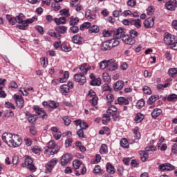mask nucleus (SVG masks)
Instances as JSON below:
<instances>
[{"label":"nucleus","instance_id":"obj_1","mask_svg":"<svg viewBox=\"0 0 177 177\" xmlns=\"http://www.w3.org/2000/svg\"><path fill=\"white\" fill-rule=\"evenodd\" d=\"M2 140L6 142L9 147H19L23 143V140L19 135L10 133H4L2 135Z\"/></svg>","mask_w":177,"mask_h":177},{"label":"nucleus","instance_id":"obj_2","mask_svg":"<svg viewBox=\"0 0 177 177\" xmlns=\"http://www.w3.org/2000/svg\"><path fill=\"white\" fill-rule=\"evenodd\" d=\"M59 150H60V147L57 146L55 141L51 140L48 143L44 153L48 156H54V154H57Z\"/></svg>","mask_w":177,"mask_h":177},{"label":"nucleus","instance_id":"obj_3","mask_svg":"<svg viewBox=\"0 0 177 177\" xmlns=\"http://www.w3.org/2000/svg\"><path fill=\"white\" fill-rule=\"evenodd\" d=\"M25 165H26V168H28L30 172H35V171H37V167H35V165H34V161L30 156H26L25 158Z\"/></svg>","mask_w":177,"mask_h":177},{"label":"nucleus","instance_id":"obj_4","mask_svg":"<svg viewBox=\"0 0 177 177\" xmlns=\"http://www.w3.org/2000/svg\"><path fill=\"white\" fill-rule=\"evenodd\" d=\"M34 111L37 114V115H39V117L42 118L43 120H46L48 118V113L45 112V110L44 109L39 107V106L35 105L33 106Z\"/></svg>","mask_w":177,"mask_h":177},{"label":"nucleus","instance_id":"obj_5","mask_svg":"<svg viewBox=\"0 0 177 177\" xmlns=\"http://www.w3.org/2000/svg\"><path fill=\"white\" fill-rule=\"evenodd\" d=\"M57 164V159L56 158L51 159L48 163L46 165V174H50L52 170L53 169V167Z\"/></svg>","mask_w":177,"mask_h":177},{"label":"nucleus","instance_id":"obj_6","mask_svg":"<svg viewBox=\"0 0 177 177\" xmlns=\"http://www.w3.org/2000/svg\"><path fill=\"white\" fill-rule=\"evenodd\" d=\"M74 81L75 82H78L80 85H84L86 83V77L84 75H82V73H76L73 77Z\"/></svg>","mask_w":177,"mask_h":177},{"label":"nucleus","instance_id":"obj_7","mask_svg":"<svg viewBox=\"0 0 177 177\" xmlns=\"http://www.w3.org/2000/svg\"><path fill=\"white\" fill-rule=\"evenodd\" d=\"M176 39V36L172 35L168 32L165 33L164 35V41L166 44V45H169V46H171V44H174Z\"/></svg>","mask_w":177,"mask_h":177},{"label":"nucleus","instance_id":"obj_8","mask_svg":"<svg viewBox=\"0 0 177 177\" xmlns=\"http://www.w3.org/2000/svg\"><path fill=\"white\" fill-rule=\"evenodd\" d=\"M118 68V64L115 62V59H111L107 60V69L109 71H115Z\"/></svg>","mask_w":177,"mask_h":177},{"label":"nucleus","instance_id":"obj_9","mask_svg":"<svg viewBox=\"0 0 177 177\" xmlns=\"http://www.w3.org/2000/svg\"><path fill=\"white\" fill-rule=\"evenodd\" d=\"M13 99L15 100V103L18 109H23L24 107V99H23L21 95L15 94L13 96Z\"/></svg>","mask_w":177,"mask_h":177},{"label":"nucleus","instance_id":"obj_10","mask_svg":"<svg viewBox=\"0 0 177 177\" xmlns=\"http://www.w3.org/2000/svg\"><path fill=\"white\" fill-rule=\"evenodd\" d=\"M107 114L113 117V121L118 120V115H117V107L114 105H111L106 111Z\"/></svg>","mask_w":177,"mask_h":177},{"label":"nucleus","instance_id":"obj_11","mask_svg":"<svg viewBox=\"0 0 177 177\" xmlns=\"http://www.w3.org/2000/svg\"><path fill=\"white\" fill-rule=\"evenodd\" d=\"M156 20V17H149L145 19L143 22L144 27L145 28H151L154 27V21Z\"/></svg>","mask_w":177,"mask_h":177},{"label":"nucleus","instance_id":"obj_12","mask_svg":"<svg viewBox=\"0 0 177 177\" xmlns=\"http://www.w3.org/2000/svg\"><path fill=\"white\" fill-rule=\"evenodd\" d=\"M160 171H174L175 166L171 165V163L160 164L158 167Z\"/></svg>","mask_w":177,"mask_h":177},{"label":"nucleus","instance_id":"obj_13","mask_svg":"<svg viewBox=\"0 0 177 177\" xmlns=\"http://www.w3.org/2000/svg\"><path fill=\"white\" fill-rule=\"evenodd\" d=\"M92 68V66L88 64H83L79 66V70L81 71V74L83 75H86L88 74V71Z\"/></svg>","mask_w":177,"mask_h":177},{"label":"nucleus","instance_id":"obj_14","mask_svg":"<svg viewBox=\"0 0 177 177\" xmlns=\"http://www.w3.org/2000/svg\"><path fill=\"white\" fill-rule=\"evenodd\" d=\"M71 160H73V156L70 153H65L62 157L61 164L62 165H66L68 164Z\"/></svg>","mask_w":177,"mask_h":177},{"label":"nucleus","instance_id":"obj_15","mask_svg":"<svg viewBox=\"0 0 177 177\" xmlns=\"http://www.w3.org/2000/svg\"><path fill=\"white\" fill-rule=\"evenodd\" d=\"M167 10H175L177 7L176 0H170L165 3Z\"/></svg>","mask_w":177,"mask_h":177},{"label":"nucleus","instance_id":"obj_16","mask_svg":"<svg viewBox=\"0 0 177 177\" xmlns=\"http://www.w3.org/2000/svg\"><path fill=\"white\" fill-rule=\"evenodd\" d=\"M50 131L53 132V135L56 140H59L62 138V132L59 131L57 127H51Z\"/></svg>","mask_w":177,"mask_h":177},{"label":"nucleus","instance_id":"obj_17","mask_svg":"<svg viewBox=\"0 0 177 177\" xmlns=\"http://www.w3.org/2000/svg\"><path fill=\"white\" fill-rule=\"evenodd\" d=\"M85 17L89 21H92L93 20L96 19V15L92 12L91 10H86L84 15Z\"/></svg>","mask_w":177,"mask_h":177},{"label":"nucleus","instance_id":"obj_18","mask_svg":"<svg viewBox=\"0 0 177 177\" xmlns=\"http://www.w3.org/2000/svg\"><path fill=\"white\" fill-rule=\"evenodd\" d=\"M125 36V32H124V29L122 28H119L117 29L116 32L114 33V38L116 39H121L122 37Z\"/></svg>","mask_w":177,"mask_h":177},{"label":"nucleus","instance_id":"obj_19","mask_svg":"<svg viewBox=\"0 0 177 177\" xmlns=\"http://www.w3.org/2000/svg\"><path fill=\"white\" fill-rule=\"evenodd\" d=\"M122 40L124 44H127V45H133V44H135V39L128 35L123 36Z\"/></svg>","mask_w":177,"mask_h":177},{"label":"nucleus","instance_id":"obj_20","mask_svg":"<svg viewBox=\"0 0 177 177\" xmlns=\"http://www.w3.org/2000/svg\"><path fill=\"white\" fill-rule=\"evenodd\" d=\"M72 41L74 44H77V45H82V44H84V37L76 35L72 37Z\"/></svg>","mask_w":177,"mask_h":177},{"label":"nucleus","instance_id":"obj_21","mask_svg":"<svg viewBox=\"0 0 177 177\" xmlns=\"http://www.w3.org/2000/svg\"><path fill=\"white\" fill-rule=\"evenodd\" d=\"M26 115L27 117V120L28 122H30L31 124H32L33 122H35V121H37V118H38L37 115H32L28 111L26 112Z\"/></svg>","mask_w":177,"mask_h":177},{"label":"nucleus","instance_id":"obj_22","mask_svg":"<svg viewBox=\"0 0 177 177\" xmlns=\"http://www.w3.org/2000/svg\"><path fill=\"white\" fill-rule=\"evenodd\" d=\"M124 88V81L119 80L113 85L114 91H121Z\"/></svg>","mask_w":177,"mask_h":177},{"label":"nucleus","instance_id":"obj_23","mask_svg":"<svg viewBox=\"0 0 177 177\" xmlns=\"http://www.w3.org/2000/svg\"><path fill=\"white\" fill-rule=\"evenodd\" d=\"M162 113V110H161V109L156 108L153 109L151 115L152 118L156 120L158 116L161 115Z\"/></svg>","mask_w":177,"mask_h":177},{"label":"nucleus","instance_id":"obj_24","mask_svg":"<svg viewBox=\"0 0 177 177\" xmlns=\"http://www.w3.org/2000/svg\"><path fill=\"white\" fill-rule=\"evenodd\" d=\"M131 24L135 26L136 28H140L142 27V21L139 19H131Z\"/></svg>","mask_w":177,"mask_h":177},{"label":"nucleus","instance_id":"obj_25","mask_svg":"<svg viewBox=\"0 0 177 177\" xmlns=\"http://www.w3.org/2000/svg\"><path fill=\"white\" fill-rule=\"evenodd\" d=\"M106 168L108 174H111V175H114V174H115V168H114V166L111 163H107Z\"/></svg>","mask_w":177,"mask_h":177},{"label":"nucleus","instance_id":"obj_26","mask_svg":"<svg viewBox=\"0 0 177 177\" xmlns=\"http://www.w3.org/2000/svg\"><path fill=\"white\" fill-rule=\"evenodd\" d=\"M90 84L92 85V86H100V85H102V80L100 77L93 79Z\"/></svg>","mask_w":177,"mask_h":177},{"label":"nucleus","instance_id":"obj_27","mask_svg":"<svg viewBox=\"0 0 177 177\" xmlns=\"http://www.w3.org/2000/svg\"><path fill=\"white\" fill-rule=\"evenodd\" d=\"M61 93L66 96L70 92V88H68V86L67 84H63L60 86Z\"/></svg>","mask_w":177,"mask_h":177},{"label":"nucleus","instance_id":"obj_28","mask_svg":"<svg viewBox=\"0 0 177 177\" xmlns=\"http://www.w3.org/2000/svg\"><path fill=\"white\" fill-rule=\"evenodd\" d=\"M55 31L58 32V34H65V32H67V27L62 26H58L55 28Z\"/></svg>","mask_w":177,"mask_h":177},{"label":"nucleus","instance_id":"obj_29","mask_svg":"<svg viewBox=\"0 0 177 177\" xmlns=\"http://www.w3.org/2000/svg\"><path fill=\"white\" fill-rule=\"evenodd\" d=\"M168 74L169 77L174 78L177 75V68H170L168 71Z\"/></svg>","mask_w":177,"mask_h":177},{"label":"nucleus","instance_id":"obj_30","mask_svg":"<svg viewBox=\"0 0 177 177\" xmlns=\"http://www.w3.org/2000/svg\"><path fill=\"white\" fill-rule=\"evenodd\" d=\"M54 21L57 26H60V24H66V18L65 17L55 18Z\"/></svg>","mask_w":177,"mask_h":177},{"label":"nucleus","instance_id":"obj_31","mask_svg":"<svg viewBox=\"0 0 177 177\" xmlns=\"http://www.w3.org/2000/svg\"><path fill=\"white\" fill-rule=\"evenodd\" d=\"M108 42H109L111 49H112V48H115V46H118V45H120V41L115 39H111L109 40Z\"/></svg>","mask_w":177,"mask_h":177},{"label":"nucleus","instance_id":"obj_32","mask_svg":"<svg viewBox=\"0 0 177 177\" xmlns=\"http://www.w3.org/2000/svg\"><path fill=\"white\" fill-rule=\"evenodd\" d=\"M120 146L124 149H129V143L128 142V140H127V138H122L120 140Z\"/></svg>","mask_w":177,"mask_h":177},{"label":"nucleus","instance_id":"obj_33","mask_svg":"<svg viewBox=\"0 0 177 177\" xmlns=\"http://www.w3.org/2000/svg\"><path fill=\"white\" fill-rule=\"evenodd\" d=\"M88 31L91 34H97V32H99V31H100V29L99 28V26H97V25H93V26L89 28Z\"/></svg>","mask_w":177,"mask_h":177},{"label":"nucleus","instance_id":"obj_34","mask_svg":"<svg viewBox=\"0 0 177 177\" xmlns=\"http://www.w3.org/2000/svg\"><path fill=\"white\" fill-rule=\"evenodd\" d=\"M111 49V47L110 46V43L109 41H105L102 43L101 46V50H110Z\"/></svg>","mask_w":177,"mask_h":177},{"label":"nucleus","instance_id":"obj_35","mask_svg":"<svg viewBox=\"0 0 177 177\" xmlns=\"http://www.w3.org/2000/svg\"><path fill=\"white\" fill-rule=\"evenodd\" d=\"M100 154H107L109 153L108 149H107V145L106 144H102L101 145V147L100 149Z\"/></svg>","mask_w":177,"mask_h":177},{"label":"nucleus","instance_id":"obj_36","mask_svg":"<svg viewBox=\"0 0 177 177\" xmlns=\"http://www.w3.org/2000/svg\"><path fill=\"white\" fill-rule=\"evenodd\" d=\"M79 21H80V18H78V17H75V18H74V17H70V25L71 26H75V25L78 24Z\"/></svg>","mask_w":177,"mask_h":177},{"label":"nucleus","instance_id":"obj_37","mask_svg":"<svg viewBox=\"0 0 177 177\" xmlns=\"http://www.w3.org/2000/svg\"><path fill=\"white\" fill-rule=\"evenodd\" d=\"M144 118H145V115H143V114L137 113V115H136V118H135V121H136V122L139 124V122H142V121H143Z\"/></svg>","mask_w":177,"mask_h":177},{"label":"nucleus","instance_id":"obj_38","mask_svg":"<svg viewBox=\"0 0 177 177\" xmlns=\"http://www.w3.org/2000/svg\"><path fill=\"white\" fill-rule=\"evenodd\" d=\"M118 102L119 104H129V101L125 99L124 97H120L118 98Z\"/></svg>","mask_w":177,"mask_h":177},{"label":"nucleus","instance_id":"obj_39","mask_svg":"<svg viewBox=\"0 0 177 177\" xmlns=\"http://www.w3.org/2000/svg\"><path fill=\"white\" fill-rule=\"evenodd\" d=\"M69 77H70V73H68V71H65L64 74V77H61L59 80L60 82L62 83L66 82L67 80H68Z\"/></svg>","mask_w":177,"mask_h":177},{"label":"nucleus","instance_id":"obj_40","mask_svg":"<svg viewBox=\"0 0 177 177\" xmlns=\"http://www.w3.org/2000/svg\"><path fill=\"white\" fill-rule=\"evenodd\" d=\"M157 100H158V95H152L149 98L147 103L148 104H153Z\"/></svg>","mask_w":177,"mask_h":177},{"label":"nucleus","instance_id":"obj_41","mask_svg":"<svg viewBox=\"0 0 177 177\" xmlns=\"http://www.w3.org/2000/svg\"><path fill=\"white\" fill-rule=\"evenodd\" d=\"M48 35L50 37H53V38H60V35L56 33L53 30H48Z\"/></svg>","mask_w":177,"mask_h":177},{"label":"nucleus","instance_id":"obj_42","mask_svg":"<svg viewBox=\"0 0 177 177\" xmlns=\"http://www.w3.org/2000/svg\"><path fill=\"white\" fill-rule=\"evenodd\" d=\"M81 164H82L81 161L78 160H74L73 162V168L75 169H78L80 167H81Z\"/></svg>","mask_w":177,"mask_h":177},{"label":"nucleus","instance_id":"obj_43","mask_svg":"<svg viewBox=\"0 0 177 177\" xmlns=\"http://www.w3.org/2000/svg\"><path fill=\"white\" fill-rule=\"evenodd\" d=\"M133 132L136 139H140V132H139V128L138 127H135L133 130Z\"/></svg>","mask_w":177,"mask_h":177},{"label":"nucleus","instance_id":"obj_44","mask_svg":"<svg viewBox=\"0 0 177 177\" xmlns=\"http://www.w3.org/2000/svg\"><path fill=\"white\" fill-rule=\"evenodd\" d=\"M167 100L169 102H174V100H177V95L176 94H171L167 96Z\"/></svg>","mask_w":177,"mask_h":177},{"label":"nucleus","instance_id":"obj_45","mask_svg":"<svg viewBox=\"0 0 177 177\" xmlns=\"http://www.w3.org/2000/svg\"><path fill=\"white\" fill-rule=\"evenodd\" d=\"M102 90L103 92L111 91V88L107 84H104L102 86Z\"/></svg>","mask_w":177,"mask_h":177},{"label":"nucleus","instance_id":"obj_46","mask_svg":"<svg viewBox=\"0 0 177 177\" xmlns=\"http://www.w3.org/2000/svg\"><path fill=\"white\" fill-rule=\"evenodd\" d=\"M100 68L101 70H104V68H107V60L102 61L100 63Z\"/></svg>","mask_w":177,"mask_h":177},{"label":"nucleus","instance_id":"obj_47","mask_svg":"<svg viewBox=\"0 0 177 177\" xmlns=\"http://www.w3.org/2000/svg\"><path fill=\"white\" fill-rule=\"evenodd\" d=\"M142 91L145 95H151V89L147 86H144Z\"/></svg>","mask_w":177,"mask_h":177},{"label":"nucleus","instance_id":"obj_48","mask_svg":"<svg viewBox=\"0 0 177 177\" xmlns=\"http://www.w3.org/2000/svg\"><path fill=\"white\" fill-rule=\"evenodd\" d=\"M91 26V22H84L82 25L80 26V30L84 31V28H89Z\"/></svg>","mask_w":177,"mask_h":177},{"label":"nucleus","instance_id":"obj_49","mask_svg":"<svg viewBox=\"0 0 177 177\" xmlns=\"http://www.w3.org/2000/svg\"><path fill=\"white\" fill-rule=\"evenodd\" d=\"M32 23H34V20H32V19H28L23 21V26L25 27H28V24H31Z\"/></svg>","mask_w":177,"mask_h":177},{"label":"nucleus","instance_id":"obj_50","mask_svg":"<svg viewBox=\"0 0 177 177\" xmlns=\"http://www.w3.org/2000/svg\"><path fill=\"white\" fill-rule=\"evenodd\" d=\"M61 16H66L67 17H68V16H70V12L68 11V10L67 9H64V10H61L59 11Z\"/></svg>","mask_w":177,"mask_h":177},{"label":"nucleus","instance_id":"obj_51","mask_svg":"<svg viewBox=\"0 0 177 177\" xmlns=\"http://www.w3.org/2000/svg\"><path fill=\"white\" fill-rule=\"evenodd\" d=\"M49 107H50L51 109H57V107H59V103L55 102L54 101H51L49 104H48Z\"/></svg>","mask_w":177,"mask_h":177},{"label":"nucleus","instance_id":"obj_52","mask_svg":"<svg viewBox=\"0 0 177 177\" xmlns=\"http://www.w3.org/2000/svg\"><path fill=\"white\" fill-rule=\"evenodd\" d=\"M70 30L71 32H73V34H77V32L80 31V28H78V26H75L74 25H72V26L70 28Z\"/></svg>","mask_w":177,"mask_h":177},{"label":"nucleus","instance_id":"obj_53","mask_svg":"<svg viewBox=\"0 0 177 177\" xmlns=\"http://www.w3.org/2000/svg\"><path fill=\"white\" fill-rule=\"evenodd\" d=\"M144 106H145V100H140L138 101L136 104V107H138V109H142V107H143Z\"/></svg>","mask_w":177,"mask_h":177},{"label":"nucleus","instance_id":"obj_54","mask_svg":"<svg viewBox=\"0 0 177 177\" xmlns=\"http://www.w3.org/2000/svg\"><path fill=\"white\" fill-rule=\"evenodd\" d=\"M102 78L105 82H109L110 81V75L107 73H102Z\"/></svg>","mask_w":177,"mask_h":177},{"label":"nucleus","instance_id":"obj_55","mask_svg":"<svg viewBox=\"0 0 177 177\" xmlns=\"http://www.w3.org/2000/svg\"><path fill=\"white\" fill-rule=\"evenodd\" d=\"M32 151L35 154H37V156H39V154H41V149H39V147H35L32 148Z\"/></svg>","mask_w":177,"mask_h":177},{"label":"nucleus","instance_id":"obj_56","mask_svg":"<svg viewBox=\"0 0 177 177\" xmlns=\"http://www.w3.org/2000/svg\"><path fill=\"white\" fill-rule=\"evenodd\" d=\"M129 34L131 38H136L138 37V32L133 29L129 31Z\"/></svg>","mask_w":177,"mask_h":177},{"label":"nucleus","instance_id":"obj_57","mask_svg":"<svg viewBox=\"0 0 177 177\" xmlns=\"http://www.w3.org/2000/svg\"><path fill=\"white\" fill-rule=\"evenodd\" d=\"M106 100L109 103H111V102H114V95L113 94H108L106 95Z\"/></svg>","mask_w":177,"mask_h":177},{"label":"nucleus","instance_id":"obj_58","mask_svg":"<svg viewBox=\"0 0 177 177\" xmlns=\"http://www.w3.org/2000/svg\"><path fill=\"white\" fill-rule=\"evenodd\" d=\"M19 92V95H23V96L28 95V91H27L26 88H20Z\"/></svg>","mask_w":177,"mask_h":177},{"label":"nucleus","instance_id":"obj_59","mask_svg":"<svg viewBox=\"0 0 177 177\" xmlns=\"http://www.w3.org/2000/svg\"><path fill=\"white\" fill-rule=\"evenodd\" d=\"M142 153L143 156H141V160L143 161V162H145V161L147 160V157H149V153H147L146 151H142Z\"/></svg>","mask_w":177,"mask_h":177},{"label":"nucleus","instance_id":"obj_60","mask_svg":"<svg viewBox=\"0 0 177 177\" xmlns=\"http://www.w3.org/2000/svg\"><path fill=\"white\" fill-rule=\"evenodd\" d=\"M35 30H37V31H38V32L39 34H41V35H44V28L41 26H35Z\"/></svg>","mask_w":177,"mask_h":177},{"label":"nucleus","instance_id":"obj_61","mask_svg":"<svg viewBox=\"0 0 177 177\" xmlns=\"http://www.w3.org/2000/svg\"><path fill=\"white\" fill-rule=\"evenodd\" d=\"M18 162H19V156L15 155L12 157V164L13 165H17Z\"/></svg>","mask_w":177,"mask_h":177},{"label":"nucleus","instance_id":"obj_62","mask_svg":"<svg viewBox=\"0 0 177 177\" xmlns=\"http://www.w3.org/2000/svg\"><path fill=\"white\" fill-rule=\"evenodd\" d=\"M127 5L128 6H131L133 8V6H136V0H129L127 1Z\"/></svg>","mask_w":177,"mask_h":177},{"label":"nucleus","instance_id":"obj_63","mask_svg":"<svg viewBox=\"0 0 177 177\" xmlns=\"http://www.w3.org/2000/svg\"><path fill=\"white\" fill-rule=\"evenodd\" d=\"M80 0H73L71 2V5L72 6H73L74 8H77V6H78V5H80Z\"/></svg>","mask_w":177,"mask_h":177},{"label":"nucleus","instance_id":"obj_64","mask_svg":"<svg viewBox=\"0 0 177 177\" xmlns=\"http://www.w3.org/2000/svg\"><path fill=\"white\" fill-rule=\"evenodd\" d=\"M170 48L174 50H177V39H176L174 42L172 43V44L170 46Z\"/></svg>","mask_w":177,"mask_h":177}]
</instances>
